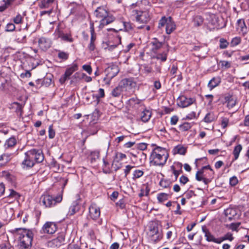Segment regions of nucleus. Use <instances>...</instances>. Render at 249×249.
Masks as SVG:
<instances>
[{
    "mask_svg": "<svg viewBox=\"0 0 249 249\" xmlns=\"http://www.w3.org/2000/svg\"><path fill=\"white\" fill-rule=\"evenodd\" d=\"M106 76L104 78V81L107 85L110 84V80L119 72V69L116 65L107 67L106 70Z\"/></svg>",
    "mask_w": 249,
    "mask_h": 249,
    "instance_id": "nucleus-7",
    "label": "nucleus"
},
{
    "mask_svg": "<svg viewBox=\"0 0 249 249\" xmlns=\"http://www.w3.org/2000/svg\"><path fill=\"white\" fill-rule=\"evenodd\" d=\"M188 181V178L184 176H182L179 178L180 182L183 185L185 184Z\"/></svg>",
    "mask_w": 249,
    "mask_h": 249,
    "instance_id": "nucleus-61",
    "label": "nucleus"
},
{
    "mask_svg": "<svg viewBox=\"0 0 249 249\" xmlns=\"http://www.w3.org/2000/svg\"><path fill=\"white\" fill-rule=\"evenodd\" d=\"M168 154L165 148L156 147L150 156V163L155 166H163L166 162Z\"/></svg>",
    "mask_w": 249,
    "mask_h": 249,
    "instance_id": "nucleus-2",
    "label": "nucleus"
},
{
    "mask_svg": "<svg viewBox=\"0 0 249 249\" xmlns=\"http://www.w3.org/2000/svg\"><path fill=\"white\" fill-rule=\"evenodd\" d=\"M150 190L147 186L145 187V189L142 188L141 190V193L139 196L140 197H142L144 196H148Z\"/></svg>",
    "mask_w": 249,
    "mask_h": 249,
    "instance_id": "nucleus-41",
    "label": "nucleus"
},
{
    "mask_svg": "<svg viewBox=\"0 0 249 249\" xmlns=\"http://www.w3.org/2000/svg\"><path fill=\"white\" fill-rule=\"evenodd\" d=\"M238 182V180L236 177H232L230 179V184L231 185L234 186L236 185Z\"/></svg>",
    "mask_w": 249,
    "mask_h": 249,
    "instance_id": "nucleus-51",
    "label": "nucleus"
},
{
    "mask_svg": "<svg viewBox=\"0 0 249 249\" xmlns=\"http://www.w3.org/2000/svg\"><path fill=\"white\" fill-rule=\"evenodd\" d=\"M9 196L16 199L19 197V195L18 193H17L16 191L11 190H10V193L9 195Z\"/></svg>",
    "mask_w": 249,
    "mask_h": 249,
    "instance_id": "nucleus-59",
    "label": "nucleus"
},
{
    "mask_svg": "<svg viewBox=\"0 0 249 249\" xmlns=\"http://www.w3.org/2000/svg\"><path fill=\"white\" fill-rule=\"evenodd\" d=\"M25 157L22 161V165L24 168H30L33 167L36 163H40L44 160V155L40 149H32L24 154Z\"/></svg>",
    "mask_w": 249,
    "mask_h": 249,
    "instance_id": "nucleus-1",
    "label": "nucleus"
},
{
    "mask_svg": "<svg viewBox=\"0 0 249 249\" xmlns=\"http://www.w3.org/2000/svg\"><path fill=\"white\" fill-rule=\"evenodd\" d=\"M176 29V25L174 22L172 21L171 17L168 18V22H167L166 26L165 27L166 33L167 34H170Z\"/></svg>",
    "mask_w": 249,
    "mask_h": 249,
    "instance_id": "nucleus-17",
    "label": "nucleus"
},
{
    "mask_svg": "<svg viewBox=\"0 0 249 249\" xmlns=\"http://www.w3.org/2000/svg\"><path fill=\"white\" fill-rule=\"evenodd\" d=\"M123 25L125 30L127 31H129L132 28V25L130 22H123Z\"/></svg>",
    "mask_w": 249,
    "mask_h": 249,
    "instance_id": "nucleus-56",
    "label": "nucleus"
},
{
    "mask_svg": "<svg viewBox=\"0 0 249 249\" xmlns=\"http://www.w3.org/2000/svg\"><path fill=\"white\" fill-rule=\"evenodd\" d=\"M229 121L228 118H226V117L222 118V120H221V124L222 127L223 128H225L227 126L228 124H229Z\"/></svg>",
    "mask_w": 249,
    "mask_h": 249,
    "instance_id": "nucleus-49",
    "label": "nucleus"
},
{
    "mask_svg": "<svg viewBox=\"0 0 249 249\" xmlns=\"http://www.w3.org/2000/svg\"><path fill=\"white\" fill-rule=\"evenodd\" d=\"M233 239L232 234L231 233L228 232L224 235V236L219 238L220 244L225 240H229L231 241Z\"/></svg>",
    "mask_w": 249,
    "mask_h": 249,
    "instance_id": "nucleus-34",
    "label": "nucleus"
},
{
    "mask_svg": "<svg viewBox=\"0 0 249 249\" xmlns=\"http://www.w3.org/2000/svg\"><path fill=\"white\" fill-rule=\"evenodd\" d=\"M191 127V125L189 123H184L179 126L180 129L181 131H187Z\"/></svg>",
    "mask_w": 249,
    "mask_h": 249,
    "instance_id": "nucleus-39",
    "label": "nucleus"
},
{
    "mask_svg": "<svg viewBox=\"0 0 249 249\" xmlns=\"http://www.w3.org/2000/svg\"><path fill=\"white\" fill-rule=\"evenodd\" d=\"M198 116V115L197 116L196 115V112L192 111L187 115L186 118L189 120H192L196 118Z\"/></svg>",
    "mask_w": 249,
    "mask_h": 249,
    "instance_id": "nucleus-50",
    "label": "nucleus"
},
{
    "mask_svg": "<svg viewBox=\"0 0 249 249\" xmlns=\"http://www.w3.org/2000/svg\"><path fill=\"white\" fill-rule=\"evenodd\" d=\"M152 43L154 47V49L156 50L160 48L162 45V43L159 42L157 40H155V41H153Z\"/></svg>",
    "mask_w": 249,
    "mask_h": 249,
    "instance_id": "nucleus-46",
    "label": "nucleus"
},
{
    "mask_svg": "<svg viewBox=\"0 0 249 249\" xmlns=\"http://www.w3.org/2000/svg\"><path fill=\"white\" fill-rule=\"evenodd\" d=\"M38 45L43 50H46L51 47V41L46 38L42 37L38 40Z\"/></svg>",
    "mask_w": 249,
    "mask_h": 249,
    "instance_id": "nucleus-15",
    "label": "nucleus"
},
{
    "mask_svg": "<svg viewBox=\"0 0 249 249\" xmlns=\"http://www.w3.org/2000/svg\"><path fill=\"white\" fill-rule=\"evenodd\" d=\"M115 19V17L112 15H109L108 14L106 18L101 19L100 21V24L99 25V28L101 29H103L106 25H107L113 22Z\"/></svg>",
    "mask_w": 249,
    "mask_h": 249,
    "instance_id": "nucleus-14",
    "label": "nucleus"
},
{
    "mask_svg": "<svg viewBox=\"0 0 249 249\" xmlns=\"http://www.w3.org/2000/svg\"><path fill=\"white\" fill-rule=\"evenodd\" d=\"M160 185L164 188H167L170 186L171 182L168 180L161 179L160 182Z\"/></svg>",
    "mask_w": 249,
    "mask_h": 249,
    "instance_id": "nucleus-36",
    "label": "nucleus"
},
{
    "mask_svg": "<svg viewBox=\"0 0 249 249\" xmlns=\"http://www.w3.org/2000/svg\"><path fill=\"white\" fill-rule=\"evenodd\" d=\"M133 168V166L130 165H126L125 166V168L124 169V172L125 174V176L126 177L127 175L129 173L131 169Z\"/></svg>",
    "mask_w": 249,
    "mask_h": 249,
    "instance_id": "nucleus-63",
    "label": "nucleus"
},
{
    "mask_svg": "<svg viewBox=\"0 0 249 249\" xmlns=\"http://www.w3.org/2000/svg\"><path fill=\"white\" fill-rule=\"evenodd\" d=\"M143 172L142 170H136L133 172V178H138L140 177H142L143 175Z\"/></svg>",
    "mask_w": 249,
    "mask_h": 249,
    "instance_id": "nucleus-37",
    "label": "nucleus"
},
{
    "mask_svg": "<svg viewBox=\"0 0 249 249\" xmlns=\"http://www.w3.org/2000/svg\"><path fill=\"white\" fill-rule=\"evenodd\" d=\"M63 198L62 193L59 194L55 197L50 195H43L40 198V202L46 208H50L55 206L57 203L62 201Z\"/></svg>",
    "mask_w": 249,
    "mask_h": 249,
    "instance_id": "nucleus-5",
    "label": "nucleus"
},
{
    "mask_svg": "<svg viewBox=\"0 0 249 249\" xmlns=\"http://www.w3.org/2000/svg\"><path fill=\"white\" fill-rule=\"evenodd\" d=\"M202 231L205 233L206 239L208 242H212L217 244H220L219 238H215L211 233L206 228H202Z\"/></svg>",
    "mask_w": 249,
    "mask_h": 249,
    "instance_id": "nucleus-12",
    "label": "nucleus"
},
{
    "mask_svg": "<svg viewBox=\"0 0 249 249\" xmlns=\"http://www.w3.org/2000/svg\"><path fill=\"white\" fill-rule=\"evenodd\" d=\"M57 230L56 225L53 222H47L42 227L41 231L44 233L53 234Z\"/></svg>",
    "mask_w": 249,
    "mask_h": 249,
    "instance_id": "nucleus-10",
    "label": "nucleus"
},
{
    "mask_svg": "<svg viewBox=\"0 0 249 249\" xmlns=\"http://www.w3.org/2000/svg\"><path fill=\"white\" fill-rule=\"evenodd\" d=\"M23 17L20 14H18L13 19V21L15 24H20L22 22Z\"/></svg>",
    "mask_w": 249,
    "mask_h": 249,
    "instance_id": "nucleus-42",
    "label": "nucleus"
},
{
    "mask_svg": "<svg viewBox=\"0 0 249 249\" xmlns=\"http://www.w3.org/2000/svg\"><path fill=\"white\" fill-rule=\"evenodd\" d=\"M17 143V140L14 137H11L6 140L4 144V148L5 150L13 148Z\"/></svg>",
    "mask_w": 249,
    "mask_h": 249,
    "instance_id": "nucleus-19",
    "label": "nucleus"
},
{
    "mask_svg": "<svg viewBox=\"0 0 249 249\" xmlns=\"http://www.w3.org/2000/svg\"><path fill=\"white\" fill-rule=\"evenodd\" d=\"M169 196V195L164 193L158 194L157 195V199L159 203H162L167 200Z\"/></svg>",
    "mask_w": 249,
    "mask_h": 249,
    "instance_id": "nucleus-27",
    "label": "nucleus"
},
{
    "mask_svg": "<svg viewBox=\"0 0 249 249\" xmlns=\"http://www.w3.org/2000/svg\"><path fill=\"white\" fill-rule=\"evenodd\" d=\"M55 136V132L53 129V126L50 125L49 127V137L50 139H53Z\"/></svg>",
    "mask_w": 249,
    "mask_h": 249,
    "instance_id": "nucleus-54",
    "label": "nucleus"
},
{
    "mask_svg": "<svg viewBox=\"0 0 249 249\" xmlns=\"http://www.w3.org/2000/svg\"><path fill=\"white\" fill-rule=\"evenodd\" d=\"M83 69L86 71L89 74H90L92 73V68L90 65H84L82 66Z\"/></svg>",
    "mask_w": 249,
    "mask_h": 249,
    "instance_id": "nucleus-53",
    "label": "nucleus"
},
{
    "mask_svg": "<svg viewBox=\"0 0 249 249\" xmlns=\"http://www.w3.org/2000/svg\"><path fill=\"white\" fill-rule=\"evenodd\" d=\"M227 219L229 220L237 219L240 216V212L237 209L228 208L224 211Z\"/></svg>",
    "mask_w": 249,
    "mask_h": 249,
    "instance_id": "nucleus-9",
    "label": "nucleus"
},
{
    "mask_svg": "<svg viewBox=\"0 0 249 249\" xmlns=\"http://www.w3.org/2000/svg\"><path fill=\"white\" fill-rule=\"evenodd\" d=\"M22 107V106L17 102H14L12 105V108L15 109L16 112L19 116L21 115Z\"/></svg>",
    "mask_w": 249,
    "mask_h": 249,
    "instance_id": "nucleus-26",
    "label": "nucleus"
},
{
    "mask_svg": "<svg viewBox=\"0 0 249 249\" xmlns=\"http://www.w3.org/2000/svg\"><path fill=\"white\" fill-rule=\"evenodd\" d=\"M195 196V193L193 191H189L188 192H186L184 194V197L186 199H189L191 198H192L193 196Z\"/></svg>",
    "mask_w": 249,
    "mask_h": 249,
    "instance_id": "nucleus-48",
    "label": "nucleus"
},
{
    "mask_svg": "<svg viewBox=\"0 0 249 249\" xmlns=\"http://www.w3.org/2000/svg\"><path fill=\"white\" fill-rule=\"evenodd\" d=\"M241 42V38L239 37H235L233 38L231 41V44L233 46H237Z\"/></svg>",
    "mask_w": 249,
    "mask_h": 249,
    "instance_id": "nucleus-47",
    "label": "nucleus"
},
{
    "mask_svg": "<svg viewBox=\"0 0 249 249\" xmlns=\"http://www.w3.org/2000/svg\"><path fill=\"white\" fill-rule=\"evenodd\" d=\"M15 29V26L13 23H8L6 26L5 30L7 32H12Z\"/></svg>",
    "mask_w": 249,
    "mask_h": 249,
    "instance_id": "nucleus-52",
    "label": "nucleus"
},
{
    "mask_svg": "<svg viewBox=\"0 0 249 249\" xmlns=\"http://www.w3.org/2000/svg\"><path fill=\"white\" fill-rule=\"evenodd\" d=\"M99 152L97 151L91 152L90 158L91 162H95L99 158Z\"/></svg>",
    "mask_w": 249,
    "mask_h": 249,
    "instance_id": "nucleus-33",
    "label": "nucleus"
},
{
    "mask_svg": "<svg viewBox=\"0 0 249 249\" xmlns=\"http://www.w3.org/2000/svg\"><path fill=\"white\" fill-rule=\"evenodd\" d=\"M108 14L107 11L102 7H98L94 12L95 16L101 19L106 18Z\"/></svg>",
    "mask_w": 249,
    "mask_h": 249,
    "instance_id": "nucleus-18",
    "label": "nucleus"
},
{
    "mask_svg": "<svg viewBox=\"0 0 249 249\" xmlns=\"http://www.w3.org/2000/svg\"><path fill=\"white\" fill-rule=\"evenodd\" d=\"M115 157L116 159H118V160H122L124 158H126V156L124 154L119 153L116 154ZM117 161L118 162L119 160H117Z\"/></svg>",
    "mask_w": 249,
    "mask_h": 249,
    "instance_id": "nucleus-58",
    "label": "nucleus"
},
{
    "mask_svg": "<svg viewBox=\"0 0 249 249\" xmlns=\"http://www.w3.org/2000/svg\"><path fill=\"white\" fill-rule=\"evenodd\" d=\"M0 249H11L10 245L8 243H3L0 245Z\"/></svg>",
    "mask_w": 249,
    "mask_h": 249,
    "instance_id": "nucleus-64",
    "label": "nucleus"
},
{
    "mask_svg": "<svg viewBox=\"0 0 249 249\" xmlns=\"http://www.w3.org/2000/svg\"><path fill=\"white\" fill-rule=\"evenodd\" d=\"M131 16L136 19L137 22L142 23H145L150 19L149 13L146 11L139 10L137 9H131Z\"/></svg>",
    "mask_w": 249,
    "mask_h": 249,
    "instance_id": "nucleus-6",
    "label": "nucleus"
},
{
    "mask_svg": "<svg viewBox=\"0 0 249 249\" xmlns=\"http://www.w3.org/2000/svg\"><path fill=\"white\" fill-rule=\"evenodd\" d=\"M80 207L78 202L77 201H73L71 206L69 207V211L67 214V216H71L79 211Z\"/></svg>",
    "mask_w": 249,
    "mask_h": 249,
    "instance_id": "nucleus-16",
    "label": "nucleus"
},
{
    "mask_svg": "<svg viewBox=\"0 0 249 249\" xmlns=\"http://www.w3.org/2000/svg\"><path fill=\"white\" fill-rule=\"evenodd\" d=\"M77 70V65L76 64H73L69 68H68L66 71L65 74L67 76H70Z\"/></svg>",
    "mask_w": 249,
    "mask_h": 249,
    "instance_id": "nucleus-25",
    "label": "nucleus"
},
{
    "mask_svg": "<svg viewBox=\"0 0 249 249\" xmlns=\"http://www.w3.org/2000/svg\"><path fill=\"white\" fill-rule=\"evenodd\" d=\"M196 101L194 98L187 97L185 96L181 95L177 99V105L178 107L184 108L192 105Z\"/></svg>",
    "mask_w": 249,
    "mask_h": 249,
    "instance_id": "nucleus-8",
    "label": "nucleus"
},
{
    "mask_svg": "<svg viewBox=\"0 0 249 249\" xmlns=\"http://www.w3.org/2000/svg\"><path fill=\"white\" fill-rule=\"evenodd\" d=\"M53 0H42L39 3V7L42 9L51 8Z\"/></svg>",
    "mask_w": 249,
    "mask_h": 249,
    "instance_id": "nucleus-23",
    "label": "nucleus"
},
{
    "mask_svg": "<svg viewBox=\"0 0 249 249\" xmlns=\"http://www.w3.org/2000/svg\"><path fill=\"white\" fill-rule=\"evenodd\" d=\"M204 172H203V170H200L198 171L196 175V178L198 181H202L203 178H205L204 175Z\"/></svg>",
    "mask_w": 249,
    "mask_h": 249,
    "instance_id": "nucleus-38",
    "label": "nucleus"
},
{
    "mask_svg": "<svg viewBox=\"0 0 249 249\" xmlns=\"http://www.w3.org/2000/svg\"><path fill=\"white\" fill-rule=\"evenodd\" d=\"M17 234L18 235V246L21 249H29L32 245L33 233L25 229H16Z\"/></svg>",
    "mask_w": 249,
    "mask_h": 249,
    "instance_id": "nucleus-3",
    "label": "nucleus"
},
{
    "mask_svg": "<svg viewBox=\"0 0 249 249\" xmlns=\"http://www.w3.org/2000/svg\"><path fill=\"white\" fill-rule=\"evenodd\" d=\"M175 229H173L172 230L168 231L166 233V238L168 240H170L172 238V237L173 235L174 232L175 231Z\"/></svg>",
    "mask_w": 249,
    "mask_h": 249,
    "instance_id": "nucleus-55",
    "label": "nucleus"
},
{
    "mask_svg": "<svg viewBox=\"0 0 249 249\" xmlns=\"http://www.w3.org/2000/svg\"><path fill=\"white\" fill-rule=\"evenodd\" d=\"M237 30L240 33L245 35L247 33L248 29L243 19H239L237 21Z\"/></svg>",
    "mask_w": 249,
    "mask_h": 249,
    "instance_id": "nucleus-13",
    "label": "nucleus"
},
{
    "mask_svg": "<svg viewBox=\"0 0 249 249\" xmlns=\"http://www.w3.org/2000/svg\"><path fill=\"white\" fill-rule=\"evenodd\" d=\"M178 121V117L177 116H173L171 118L170 123L172 125H175Z\"/></svg>",
    "mask_w": 249,
    "mask_h": 249,
    "instance_id": "nucleus-60",
    "label": "nucleus"
},
{
    "mask_svg": "<svg viewBox=\"0 0 249 249\" xmlns=\"http://www.w3.org/2000/svg\"><path fill=\"white\" fill-rule=\"evenodd\" d=\"M122 91V87L121 86H118L116 87L112 91V95L114 97H118L119 96Z\"/></svg>",
    "mask_w": 249,
    "mask_h": 249,
    "instance_id": "nucleus-32",
    "label": "nucleus"
},
{
    "mask_svg": "<svg viewBox=\"0 0 249 249\" xmlns=\"http://www.w3.org/2000/svg\"><path fill=\"white\" fill-rule=\"evenodd\" d=\"M90 216L93 219H97L100 215V210L98 207L95 204H92L89 208Z\"/></svg>",
    "mask_w": 249,
    "mask_h": 249,
    "instance_id": "nucleus-11",
    "label": "nucleus"
},
{
    "mask_svg": "<svg viewBox=\"0 0 249 249\" xmlns=\"http://www.w3.org/2000/svg\"><path fill=\"white\" fill-rule=\"evenodd\" d=\"M242 146L240 144L236 145L233 150V154L234 157V160H237L239 157V153L242 150Z\"/></svg>",
    "mask_w": 249,
    "mask_h": 249,
    "instance_id": "nucleus-29",
    "label": "nucleus"
},
{
    "mask_svg": "<svg viewBox=\"0 0 249 249\" xmlns=\"http://www.w3.org/2000/svg\"><path fill=\"white\" fill-rule=\"evenodd\" d=\"M5 209L6 213H9V215H8V217H9L10 218L12 217L14 214V209L9 205L6 206L5 207Z\"/></svg>",
    "mask_w": 249,
    "mask_h": 249,
    "instance_id": "nucleus-44",
    "label": "nucleus"
},
{
    "mask_svg": "<svg viewBox=\"0 0 249 249\" xmlns=\"http://www.w3.org/2000/svg\"><path fill=\"white\" fill-rule=\"evenodd\" d=\"M220 82L221 79L220 77H213L209 81L208 86L210 89H212L217 87L220 83Z\"/></svg>",
    "mask_w": 249,
    "mask_h": 249,
    "instance_id": "nucleus-20",
    "label": "nucleus"
},
{
    "mask_svg": "<svg viewBox=\"0 0 249 249\" xmlns=\"http://www.w3.org/2000/svg\"><path fill=\"white\" fill-rule=\"evenodd\" d=\"M58 37L61 38L63 40L65 41H68L70 42H71L73 41L72 38L71 37V36L70 34H64L61 31H58L57 33Z\"/></svg>",
    "mask_w": 249,
    "mask_h": 249,
    "instance_id": "nucleus-22",
    "label": "nucleus"
},
{
    "mask_svg": "<svg viewBox=\"0 0 249 249\" xmlns=\"http://www.w3.org/2000/svg\"><path fill=\"white\" fill-rule=\"evenodd\" d=\"M148 234L149 240L154 243L159 242L163 237L162 231L159 229V225L156 222L150 223Z\"/></svg>",
    "mask_w": 249,
    "mask_h": 249,
    "instance_id": "nucleus-4",
    "label": "nucleus"
},
{
    "mask_svg": "<svg viewBox=\"0 0 249 249\" xmlns=\"http://www.w3.org/2000/svg\"><path fill=\"white\" fill-rule=\"evenodd\" d=\"M58 57L59 58L63 60H67L69 57V53H68L58 51Z\"/></svg>",
    "mask_w": 249,
    "mask_h": 249,
    "instance_id": "nucleus-35",
    "label": "nucleus"
},
{
    "mask_svg": "<svg viewBox=\"0 0 249 249\" xmlns=\"http://www.w3.org/2000/svg\"><path fill=\"white\" fill-rule=\"evenodd\" d=\"M167 22H168V18L165 17H162L159 21L158 27L159 29L162 30V29L166 26Z\"/></svg>",
    "mask_w": 249,
    "mask_h": 249,
    "instance_id": "nucleus-31",
    "label": "nucleus"
},
{
    "mask_svg": "<svg viewBox=\"0 0 249 249\" xmlns=\"http://www.w3.org/2000/svg\"><path fill=\"white\" fill-rule=\"evenodd\" d=\"M171 169L173 170V174L175 176L176 179H177L179 176V175L181 172V170H177L175 169V168L174 166H171Z\"/></svg>",
    "mask_w": 249,
    "mask_h": 249,
    "instance_id": "nucleus-57",
    "label": "nucleus"
},
{
    "mask_svg": "<svg viewBox=\"0 0 249 249\" xmlns=\"http://www.w3.org/2000/svg\"><path fill=\"white\" fill-rule=\"evenodd\" d=\"M152 115L151 112L148 109H144L141 115V120L143 122H147L151 118Z\"/></svg>",
    "mask_w": 249,
    "mask_h": 249,
    "instance_id": "nucleus-24",
    "label": "nucleus"
},
{
    "mask_svg": "<svg viewBox=\"0 0 249 249\" xmlns=\"http://www.w3.org/2000/svg\"><path fill=\"white\" fill-rule=\"evenodd\" d=\"M157 59L160 60L162 62H164L167 59V54L165 53H158L156 56Z\"/></svg>",
    "mask_w": 249,
    "mask_h": 249,
    "instance_id": "nucleus-40",
    "label": "nucleus"
},
{
    "mask_svg": "<svg viewBox=\"0 0 249 249\" xmlns=\"http://www.w3.org/2000/svg\"><path fill=\"white\" fill-rule=\"evenodd\" d=\"M105 96L104 90L103 89H99L98 90V94L96 95L97 98H103Z\"/></svg>",
    "mask_w": 249,
    "mask_h": 249,
    "instance_id": "nucleus-62",
    "label": "nucleus"
},
{
    "mask_svg": "<svg viewBox=\"0 0 249 249\" xmlns=\"http://www.w3.org/2000/svg\"><path fill=\"white\" fill-rule=\"evenodd\" d=\"M214 119L215 117L214 114L212 113H208L204 117V121L206 123H209L214 121Z\"/></svg>",
    "mask_w": 249,
    "mask_h": 249,
    "instance_id": "nucleus-30",
    "label": "nucleus"
},
{
    "mask_svg": "<svg viewBox=\"0 0 249 249\" xmlns=\"http://www.w3.org/2000/svg\"><path fill=\"white\" fill-rule=\"evenodd\" d=\"M229 43L228 41L224 38H221L220 39V45L219 47L220 49H225L227 47Z\"/></svg>",
    "mask_w": 249,
    "mask_h": 249,
    "instance_id": "nucleus-43",
    "label": "nucleus"
},
{
    "mask_svg": "<svg viewBox=\"0 0 249 249\" xmlns=\"http://www.w3.org/2000/svg\"><path fill=\"white\" fill-rule=\"evenodd\" d=\"M174 151L175 153L180 155H185L186 152V148L181 145H178L175 147L174 149Z\"/></svg>",
    "mask_w": 249,
    "mask_h": 249,
    "instance_id": "nucleus-28",
    "label": "nucleus"
},
{
    "mask_svg": "<svg viewBox=\"0 0 249 249\" xmlns=\"http://www.w3.org/2000/svg\"><path fill=\"white\" fill-rule=\"evenodd\" d=\"M65 235L64 233H60L58 234L57 237L53 239V242L56 246H60L63 244L65 241Z\"/></svg>",
    "mask_w": 249,
    "mask_h": 249,
    "instance_id": "nucleus-21",
    "label": "nucleus"
},
{
    "mask_svg": "<svg viewBox=\"0 0 249 249\" xmlns=\"http://www.w3.org/2000/svg\"><path fill=\"white\" fill-rule=\"evenodd\" d=\"M235 104L236 102L235 100L233 99H231L227 101V106L229 109H230L232 108L235 105Z\"/></svg>",
    "mask_w": 249,
    "mask_h": 249,
    "instance_id": "nucleus-45",
    "label": "nucleus"
}]
</instances>
